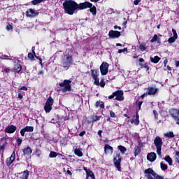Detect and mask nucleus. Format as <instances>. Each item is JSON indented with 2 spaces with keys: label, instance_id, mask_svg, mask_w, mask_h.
Wrapping results in <instances>:
<instances>
[{
  "label": "nucleus",
  "instance_id": "nucleus-17",
  "mask_svg": "<svg viewBox=\"0 0 179 179\" xmlns=\"http://www.w3.org/2000/svg\"><path fill=\"white\" fill-rule=\"evenodd\" d=\"M114 152V148L108 145V144H106L104 146V153L105 155H113V153Z\"/></svg>",
  "mask_w": 179,
  "mask_h": 179
},
{
  "label": "nucleus",
  "instance_id": "nucleus-7",
  "mask_svg": "<svg viewBox=\"0 0 179 179\" xmlns=\"http://www.w3.org/2000/svg\"><path fill=\"white\" fill-rule=\"evenodd\" d=\"M77 6L78 10H83L85 9H89L90 8H92V6H93V3L89 1H85L83 3H77Z\"/></svg>",
  "mask_w": 179,
  "mask_h": 179
},
{
  "label": "nucleus",
  "instance_id": "nucleus-13",
  "mask_svg": "<svg viewBox=\"0 0 179 179\" xmlns=\"http://www.w3.org/2000/svg\"><path fill=\"white\" fill-rule=\"evenodd\" d=\"M38 11L29 8L28 11H26V16L27 17H36L38 16Z\"/></svg>",
  "mask_w": 179,
  "mask_h": 179
},
{
  "label": "nucleus",
  "instance_id": "nucleus-20",
  "mask_svg": "<svg viewBox=\"0 0 179 179\" xmlns=\"http://www.w3.org/2000/svg\"><path fill=\"white\" fill-rule=\"evenodd\" d=\"M155 41H157V44H162V41L160 38L157 36V34H155L153 38L150 40V43H155Z\"/></svg>",
  "mask_w": 179,
  "mask_h": 179
},
{
  "label": "nucleus",
  "instance_id": "nucleus-43",
  "mask_svg": "<svg viewBox=\"0 0 179 179\" xmlns=\"http://www.w3.org/2000/svg\"><path fill=\"white\" fill-rule=\"evenodd\" d=\"M35 153L38 157H40V156H41V150H40L38 148H36Z\"/></svg>",
  "mask_w": 179,
  "mask_h": 179
},
{
  "label": "nucleus",
  "instance_id": "nucleus-35",
  "mask_svg": "<svg viewBox=\"0 0 179 179\" xmlns=\"http://www.w3.org/2000/svg\"><path fill=\"white\" fill-rule=\"evenodd\" d=\"M141 148L139 147H135L134 148V156L136 157V156H138V155H139L141 152Z\"/></svg>",
  "mask_w": 179,
  "mask_h": 179
},
{
  "label": "nucleus",
  "instance_id": "nucleus-8",
  "mask_svg": "<svg viewBox=\"0 0 179 179\" xmlns=\"http://www.w3.org/2000/svg\"><path fill=\"white\" fill-rule=\"evenodd\" d=\"M110 64L108 63L103 62L100 66V72L103 76L107 75L108 73V67Z\"/></svg>",
  "mask_w": 179,
  "mask_h": 179
},
{
  "label": "nucleus",
  "instance_id": "nucleus-52",
  "mask_svg": "<svg viewBox=\"0 0 179 179\" xmlns=\"http://www.w3.org/2000/svg\"><path fill=\"white\" fill-rule=\"evenodd\" d=\"M35 58H36V59H38L41 66H43V59H41V57L38 56H35Z\"/></svg>",
  "mask_w": 179,
  "mask_h": 179
},
{
  "label": "nucleus",
  "instance_id": "nucleus-42",
  "mask_svg": "<svg viewBox=\"0 0 179 179\" xmlns=\"http://www.w3.org/2000/svg\"><path fill=\"white\" fill-rule=\"evenodd\" d=\"M139 66L141 68H143V66H145V64H143L142 62H145V59H143V58H140L139 59Z\"/></svg>",
  "mask_w": 179,
  "mask_h": 179
},
{
  "label": "nucleus",
  "instance_id": "nucleus-64",
  "mask_svg": "<svg viewBox=\"0 0 179 179\" xmlns=\"http://www.w3.org/2000/svg\"><path fill=\"white\" fill-rule=\"evenodd\" d=\"M141 1H142V0H135L134 1V5H139V2H141Z\"/></svg>",
  "mask_w": 179,
  "mask_h": 179
},
{
  "label": "nucleus",
  "instance_id": "nucleus-10",
  "mask_svg": "<svg viewBox=\"0 0 179 179\" xmlns=\"http://www.w3.org/2000/svg\"><path fill=\"white\" fill-rule=\"evenodd\" d=\"M73 62V57L72 55L67 56L66 58V62H63V68H66V69H69V67L71 65H72V63Z\"/></svg>",
  "mask_w": 179,
  "mask_h": 179
},
{
  "label": "nucleus",
  "instance_id": "nucleus-31",
  "mask_svg": "<svg viewBox=\"0 0 179 179\" xmlns=\"http://www.w3.org/2000/svg\"><path fill=\"white\" fill-rule=\"evenodd\" d=\"M44 110L45 113H51V110H52V106L51 105H47L45 103Z\"/></svg>",
  "mask_w": 179,
  "mask_h": 179
},
{
  "label": "nucleus",
  "instance_id": "nucleus-11",
  "mask_svg": "<svg viewBox=\"0 0 179 179\" xmlns=\"http://www.w3.org/2000/svg\"><path fill=\"white\" fill-rule=\"evenodd\" d=\"M108 37L113 39L120 38V37H121V32L119 31L110 30L108 32Z\"/></svg>",
  "mask_w": 179,
  "mask_h": 179
},
{
  "label": "nucleus",
  "instance_id": "nucleus-46",
  "mask_svg": "<svg viewBox=\"0 0 179 179\" xmlns=\"http://www.w3.org/2000/svg\"><path fill=\"white\" fill-rule=\"evenodd\" d=\"M125 51L128 52V48H124V49H119L118 53L122 54V52H125Z\"/></svg>",
  "mask_w": 179,
  "mask_h": 179
},
{
  "label": "nucleus",
  "instance_id": "nucleus-18",
  "mask_svg": "<svg viewBox=\"0 0 179 179\" xmlns=\"http://www.w3.org/2000/svg\"><path fill=\"white\" fill-rule=\"evenodd\" d=\"M156 159H157V156L155 152H150L147 155V160H148V162H150V163H153V162H155Z\"/></svg>",
  "mask_w": 179,
  "mask_h": 179
},
{
  "label": "nucleus",
  "instance_id": "nucleus-61",
  "mask_svg": "<svg viewBox=\"0 0 179 179\" xmlns=\"http://www.w3.org/2000/svg\"><path fill=\"white\" fill-rule=\"evenodd\" d=\"M139 122H141L140 121H139V120L138 119H134V124L136 125V126H138V124H139Z\"/></svg>",
  "mask_w": 179,
  "mask_h": 179
},
{
  "label": "nucleus",
  "instance_id": "nucleus-55",
  "mask_svg": "<svg viewBox=\"0 0 179 179\" xmlns=\"http://www.w3.org/2000/svg\"><path fill=\"white\" fill-rule=\"evenodd\" d=\"M143 146V143H142V141L141 140H139L138 141V146H136V147L140 148L141 149H142Z\"/></svg>",
  "mask_w": 179,
  "mask_h": 179
},
{
  "label": "nucleus",
  "instance_id": "nucleus-28",
  "mask_svg": "<svg viewBox=\"0 0 179 179\" xmlns=\"http://www.w3.org/2000/svg\"><path fill=\"white\" fill-rule=\"evenodd\" d=\"M164 160L169 163V166H173V159L169 155L166 156Z\"/></svg>",
  "mask_w": 179,
  "mask_h": 179
},
{
  "label": "nucleus",
  "instance_id": "nucleus-27",
  "mask_svg": "<svg viewBox=\"0 0 179 179\" xmlns=\"http://www.w3.org/2000/svg\"><path fill=\"white\" fill-rule=\"evenodd\" d=\"M89 8H90V12L92 13L93 16H96V15L97 14V8H96V6H92Z\"/></svg>",
  "mask_w": 179,
  "mask_h": 179
},
{
  "label": "nucleus",
  "instance_id": "nucleus-63",
  "mask_svg": "<svg viewBox=\"0 0 179 179\" xmlns=\"http://www.w3.org/2000/svg\"><path fill=\"white\" fill-rule=\"evenodd\" d=\"M84 135H86V131H81L79 134V136H83Z\"/></svg>",
  "mask_w": 179,
  "mask_h": 179
},
{
  "label": "nucleus",
  "instance_id": "nucleus-53",
  "mask_svg": "<svg viewBox=\"0 0 179 179\" xmlns=\"http://www.w3.org/2000/svg\"><path fill=\"white\" fill-rule=\"evenodd\" d=\"M6 143H5L4 144L0 145V150H3V151L5 150V148H6Z\"/></svg>",
  "mask_w": 179,
  "mask_h": 179
},
{
  "label": "nucleus",
  "instance_id": "nucleus-58",
  "mask_svg": "<svg viewBox=\"0 0 179 179\" xmlns=\"http://www.w3.org/2000/svg\"><path fill=\"white\" fill-rule=\"evenodd\" d=\"M172 32H173V36L178 38V34H177V31H176V29H173Z\"/></svg>",
  "mask_w": 179,
  "mask_h": 179
},
{
  "label": "nucleus",
  "instance_id": "nucleus-1",
  "mask_svg": "<svg viewBox=\"0 0 179 179\" xmlns=\"http://www.w3.org/2000/svg\"><path fill=\"white\" fill-rule=\"evenodd\" d=\"M64 13L72 16L74 13H78V3L73 0H65L63 3Z\"/></svg>",
  "mask_w": 179,
  "mask_h": 179
},
{
  "label": "nucleus",
  "instance_id": "nucleus-14",
  "mask_svg": "<svg viewBox=\"0 0 179 179\" xmlns=\"http://www.w3.org/2000/svg\"><path fill=\"white\" fill-rule=\"evenodd\" d=\"M86 121L87 122V124H93L94 122H96V121H100V117L97 115H91L88 117L86 118Z\"/></svg>",
  "mask_w": 179,
  "mask_h": 179
},
{
  "label": "nucleus",
  "instance_id": "nucleus-32",
  "mask_svg": "<svg viewBox=\"0 0 179 179\" xmlns=\"http://www.w3.org/2000/svg\"><path fill=\"white\" fill-rule=\"evenodd\" d=\"M117 149L118 150H120L122 155L125 154V152H127V148L123 145H118Z\"/></svg>",
  "mask_w": 179,
  "mask_h": 179
},
{
  "label": "nucleus",
  "instance_id": "nucleus-30",
  "mask_svg": "<svg viewBox=\"0 0 179 179\" xmlns=\"http://www.w3.org/2000/svg\"><path fill=\"white\" fill-rule=\"evenodd\" d=\"M94 85H96V86H101V87H104L106 86V81H104V79H101V81L99 79L98 84Z\"/></svg>",
  "mask_w": 179,
  "mask_h": 179
},
{
  "label": "nucleus",
  "instance_id": "nucleus-6",
  "mask_svg": "<svg viewBox=\"0 0 179 179\" xmlns=\"http://www.w3.org/2000/svg\"><path fill=\"white\" fill-rule=\"evenodd\" d=\"M122 160V158L121 157V153L117 152L115 155V157L113 158V163L115 165V167L117 169L118 171H121V162Z\"/></svg>",
  "mask_w": 179,
  "mask_h": 179
},
{
  "label": "nucleus",
  "instance_id": "nucleus-56",
  "mask_svg": "<svg viewBox=\"0 0 179 179\" xmlns=\"http://www.w3.org/2000/svg\"><path fill=\"white\" fill-rule=\"evenodd\" d=\"M13 27L10 24H8L6 26V30L9 31V30H13Z\"/></svg>",
  "mask_w": 179,
  "mask_h": 179
},
{
  "label": "nucleus",
  "instance_id": "nucleus-12",
  "mask_svg": "<svg viewBox=\"0 0 179 179\" xmlns=\"http://www.w3.org/2000/svg\"><path fill=\"white\" fill-rule=\"evenodd\" d=\"M159 93V88H156L155 87H148L147 88V94L148 96H156Z\"/></svg>",
  "mask_w": 179,
  "mask_h": 179
},
{
  "label": "nucleus",
  "instance_id": "nucleus-29",
  "mask_svg": "<svg viewBox=\"0 0 179 179\" xmlns=\"http://www.w3.org/2000/svg\"><path fill=\"white\" fill-rule=\"evenodd\" d=\"M74 153L76 156H78V157H82V156H83V152H82L79 148H76Z\"/></svg>",
  "mask_w": 179,
  "mask_h": 179
},
{
  "label": "nucleus",
  "instance_id": "nucleus-62",
  "mask_svg": "<svg viewBox=\"0 0 179 179\" xmlns=\"http://www.w3.org/2000/svg\"><path fill=\"white\" fill-rule=\"evenodd\" d=\"M146 96H149V94H148L147 92L143 94L142 95H141V99H145V97H146Z\"/></svg>",
  "mask_w": 179,
  "mask_h": 179
},
{
  "label": "nucleus",
  "instance_id": "nucleus-19",
  "mask_svg": "<svg viewBox=\"0 0 179 179\" xmlns=\"http://www.w3.org/2000/svg\"><path fill=\"white\" fill-rule=\"evenodd\" d=\"M22 152L24 156H30V155L33 153V150H31V148H30V146H27V148L23 149Z\"/></svg>",
  "mask_w": 179,
  "mask_h": 179
},
{
  "label": "nucleus",
  "instance_id": "nucleus-44",
  "mask_svg": "<svg viewBox=\"0 0 179 179\" xmlns=\"http://www.w3.org/2000/svg\"><path fill=\"white\" fill-rule=\"evenodd\" d=\"M23 92L20 91V90H18V99H20V100H22V99H23Z\"/></svg>",
  "mask_w": 179,
  "mask_h": 179
},
{
  "label": "nucleus",
  "instance_id": "nucleus-5",
  "mask_svg": "<svg viewBox=\"0 0 179 179\" xmlns=\"http://www.w3.org/2000/svg\"><path fill=\"white\" fill-rule=\"evenodd\" d=\"M72 81L71 80H64L62 83H59V86L62 88L63 93H65V92H71L72 90L71 87V83Z\"/></svg>",
  "mask_w": 179,
  "mask_h": 179
},
{
  "label": "nucleus",
  "instance_id": "nucleus-24",
  "mask_svg": "<svg viewBox=\"0 0 179 179\" xmlns=\"http://www.w3.org/2000/svg\"><path fill=\"white\" fill-rule=\"evenodd\" d=\"M162 58H160L159 56H155L154 57H150V61L152 62V64H158L159 61H160Z\"/></svg>",
  "mask_w": 179,
  "mask_h": 179
},
{
  "label": "nucleus",
  "instance_id": "nucleus-34",
  "mask_svg": "<svg viewBox=\"0 0 179 179\" xmlns=\"http://www.w3.org/2000/svg\"><path fill=\"white\" fill-rule=\"evenodd\" d=\"M57 156H58V152L55 151H50L49 154V157H50V159H55Z\"/></svg>",
  "mask_w": 179,
  "mask_h": 179
},
{
  "label": "nucleus",
  "instance_id": "nucleus-36",
  "mask_svg": "<svg viewBox=\"0 0 179 179\" xmlns=\"http://www.w3.org/2000/svg\"><path fill=\"white\" fill-rule=\"evenodd\" d=\"M24 129L26 132H33L34 131V127L31 126H27Z\"/></svg>",
  "mask_w": 179,
  "mask_h": 179
},
{
  "label": "nucleus",
  "instance_id": "nucleus-40",
  "mask_svg": "<svg viewBox=\"0 0 179 179\" xmlns=\"http://www.w3.org/2000/svg\"><path fill=\"white\" fill-rule=\"evenodd\" d=\"M160 167H161V170H162L163 171H166V170L169 169V166H167V164H165L163 162L160 163Z\"/></svg>",
  "mask_w": 179,
  "mask_h": 179
},
{
  "label": "nucleus",
  "instance_id": "nucleus-26",
  "mask_svg": "<svg viewBox=\"0 0 179 179\" xmlns=\"http://www.w3.org/2000/svg\"><path fill=\"white\" fill-rule=\"evenodd\" d=\"M95 107L96 108H99V107H100V108L104 109L106 106H104V102H100V101H97L95 103Z\"/></svg>",
  "mask_w": 179,
  "mask_h": 179
},
{
  "label": "nucleus",
  "instance_id": "nucleus-23",
  "mask_svg": "<svg viewBox=\"0 0 179 179\" xmlns=\"http://www.w3.org/2000/svg\"><path fill=\"white\" fill-rule=\"evenodd\" d=\"M29 170L26 169L23 171L22 176L20 177V179H29Z\"/></svg>",
  "mask_w": 179,
  "mask_h": 179
},
{
  "label": "nucleus",
  "instance_id": "nucleus-50",
  "mask_svg": "<svg viewBox=\"0 0 179 179\" xmlns=\"http://www.w3.org/2000/svg\"><path fill=\"white\" fill-rule=\"evenodd\" d=\"M155 179H164V176H162L160 175H158L157 173H155V176H154Z\"/></svg>",
  "mask_w": 179,
  "mask_h": 179
},
{
  "label": "nucleus",
  "instance_id": "nucleus-22",
  "mask_svg": "<svg viewBox=\"0 0 179 179\" xmlns=\"http://www.w3.org/2000/svg\"><path fill=\"white\" fill-rule=\"evenodd\" d=\"M144 173L145 174H148V176H150V174L153 176H156V172H155V171L152 169V168H148V169H145Z\"/></svg>",
  "mask_w": 179,
  "mask_h": 179
},
{
  "label": "nucleus",
  "instance_id": "nucleus-48",
  "mask_svg": "<svg viewBox=\"0 0 179 179\" xmlns=\"http://www.w3.org/2000/svg\"><path fill=\"white\" fill-rule=\"evenodd\" d=\"M110 116L111 118H117V115H115V113H114L113 110L110 111Z\"/></svg>",
  "mask_w": 179,
  "mask_h": 179
},
{
  "label": "nucleus",
  "instance_id": "nucleus-41",
  "mask_svg": "<svg viewBox=\"0 0 179 179\" xmlns=\"http://www.w3.org/2000/svg\"><path fill=\"white\" fill-rule=\"evenodd\" d=\"M28 58L30 59V61H34V55L31 52L28 53Z\"/></svg>",
  "mask_w": 179,
  "mask_h": 179
},
{
  "label": "nucleus",
  "instance_id": "nucleus-38",
  "mask_svg": "<svg viewBox=\"0 0 179 179\" xmlns=\"http://www.w3.org/2000/svg\"><path fill=\"white\" fill-rule=\"evenodd\" d=\"M138 48L142 52L145 51L146 50V43H143L140 44Z\"/></svg>",
  "mask_w": 179,
  "mask_h": 179
},
{
  "label": "nucleus",
  "instance_id": "nucleus-51",
  "mask_svg": "<svg viewBox=\"0 0 179 179\" xmlns=\"http://www.w3.org/2000/svg\"><path fill=\"white\" fill-rule=\"evenodd\" d=\"M143 68H145V69H146L147 72H148V71H149V69H150V67L149 66L148 63H145Z\"/></svg>",
  "mask_w": 179,
  "mask_h": 179
},
{
  "label": "nucleus",
  "instance_id": "nucleus-45",
  "mask_svg": "<svg viewBox=\"0 0 179 179\" xmlns=\"http://www.w3.org/2000/svg\"><path fill=\"white\" fill-rule=\"evenodd\" d=\"M22 142H23V140L22 139V138L17 137V146H20L22 145Z\"/></svg>",
  "mask_w": 179,
  "mask_h": 179
},
{
  "label": "nucleus",
  "instance_id": "nucleus-39",
  "mask_svg": "<svg viewBox=\"0 0 179 179\" xmlns=\"http://www.w3.org/2000/svg\"><path fill=\"white\" fill-rule=\"evenodd\" d=\"M178 38L177 36H172L170 37L168 40V43H169V44H173V43H174Z\"/></svg>",
  "mask_w": 179,
  "mask_h": 179
},
{
  "label": "nucleus",
  "instance_id": "nucleus-9",
  "mask_svg": "<svg viewBox=\"0 0 179 179\" xmlns=\"http://www.w3.org/2000/svg\"><path fill=\"white\" fill-rule=\"evenodd\" d=\"M99 75H100L99 69L91 70V76L94 80V85H99Z\"/></svg>",
  "mask_w": 179,
  "mask_h": 179
},
{
  "label": "nucleus",
  "instance_id": "nucleus-3",
  "mask_svg": "<svg viewBox=\"0 0 179 179\" xmlns=\"http://www.w3.org/2000/svg\"><path fill=\"white\" fill-rule=\"evenodd\" d=\"M169 114L176 122V124L179 125V109L175 108H170Z\"/></svg>",
  "mask_w": 179,
  "mask_h": 179
},
{
  "label": "nucleus",
  "instance_id": "nucleus-59",
  "mask_svg": "<svg viewBox=\"0 0 179 179\" xmlns=\"http://www.w3.org/2000/svg\"><path fill=\"white\" fill-rule=\"evenodd\" d=\"M57 156H58L59 157H63V158H62V160H66V157H64V155H62V154L57 153Z\"/></svg>",
  "mask_w": 179,
  "mask_h": 179
},
{
  "label": "nucleus",
  "instance_id": "nucleus-15",
  "mask_svg": "<svg viewBox=\"0 0 179 179\" xmlns=\"http://www.w3.org/2000/svg\"><path fill=\"white\" fill-rule=\"evenodd\" d=\"M16 158V155L15 152H13L11 156L6 159V165L7 167H10V166L15 162V159Z\"/></svg>",
  "mask_w": 179,
  "mask_h": 179
},
{
  "label": "nucleus",
  "instance_id": "nucleus-60",
  "mask_svg": "<svg viewBox=\"0 0 179 179\" xmlns=\"http://www.w3.org/2000/svg\"><path fill=\"white\" fill-rule=\"evenodd\" d=\"M19 90H20H20H24L25 92H27L28 89H27V87H26V86H22V87H21L19 89Z\"/></svg>",
  "mask_w": 179,
  "mask_h": 179
},
{
  "label": "nucleus",
  "instance_id": "nucleus-33",
  "mask_svg": "<svg viewBox=\"0 0 179 179\" xmlns=\"http://www.w3.org/2000/svg\"><path fill=\"white\" fill-rule=\"evenodd\" d=\"M91 177L92 179H96V176H94V173L92 170H89V171L87 173V178Z\"/></svg>",
  "mask_w": 179,
  "mask_h": 179
},
{
  "label": "nucleus",
  "instance_id": "nucleus-54",
  "mask_svg": "<svg viewBox=\"0 0 179 179\" xmlns=\"http://www.w3.org/2000/svg\"><path fill=\"white\" fill-rule=\"evenodd\" d=\"M31 3L32 5H38V3H41L40 2V0H32Z\"/></svg>",
  "mask_w": 179,
  "mask_h": 179
},
{
  "label": "nucleus",
  "instance_id": "nucleus-25",
  "mask_svg": "<svg viewBox=\"0 0 179 179\" xmlns=\"http://www.w3.org/2000/svg\"><path fill=\"white\" fill-rule=\"evenodd\" d=\"M45 104L48 106H54V99H52V96H49L48 99L46 100Z\"/></svg>",
  "mask_w": 179,
  "mask_h": 179
},
{
  "label": "nucleus",
  "instance_id": "nucleus-2",
  "mask_svg": "<svg viewBox=\"0 0 179 179\" xmlns=\"http://www.w3.org/2000/svg\"><path fill=\"white\" fill-rule=\"evenodd\" d=\"M154 144L157 149V153L159 157H162V147L163 146V139L157 136L154 140Z\"/></svg>",
  "mask_w": 179,
  "mask_h": 179
},
{
  "label": "nucleus",
  "instance_id": "nucleus-47",
  "mask_svg": "<svg viewBox=\"0 0 179 179\" xmlns=\"http://www.w3.org/2000/svg\"><path fill=\"white\" fill-rule=\"evenodd\" d=\"M136 103L137 106L138 107V110H141V107H142V104L143 103V101H136Z\"/></svg>",
  "mask_w": 179,
  "mask_h": 179
},
{
  "label": "nucleus",
  "instance_id": "nucleus-4",
  "mask_svg": "<svg viewBox=\"0 0 179 179\" xmlns=\"http://www.w3.org/2000/svg\"><path fill=\"white\" fill-rule=\"evenodd\" d=\"M116 99L117 101H123L124 100V91L117 90L114 92L111 95L108 96L109 100H113V99Z\"/></svg>",
  "mask_w": 179,
  "mask_h": 179
},
{
  "label": "nucleus",
  "instance_id": "nucleus-16",
  "mask_svg": "<svg viewBox=\"0 0 179 179\" xmlns=\"http://www.w3.org/2000/svg\"><path fill=\"white\" fill-rule=\"evenodd\" d=\"M16 129H17V127L13 124H11V125H8L5 129V132L6 134H15V132H16Z\"/></svg>",
  "mask_w": 179,
  "mask_h": 179
},
{
  "label": "nucleus",
  "instance_id": "nucleus-21",
  "mask_svg": "<svg viewBox=\"0 0 179 179\" xmlns=\"http://www.w3.org/2000/svg\"><path fill=\"white\" fill-rule=\"evenodd\" d=\"M13 71L17 73H20V71H22V65H20V64H15L13 67Z\"/></svg>",
  "mask_w": 179,
  "mask_h": 179
},
{
  "label": "nucleus",
  "instance_id": "nucleus-57",
  "mask_svg": "<svg viewBox=\"0 0 179 179\" xmlns=\"http://www.w3.org/2000/svg\"><path fill=\"white\" fill-rule=\"evenodd\" d=\"M24 134H26V130H24V129L23 128L20 130L21 136H24Z\"/></svg>",
  "mask_w": 179,
  "mask_h": 179
},
{
  "label": "nucleus",
  "instance_id": "nucleus-49",
  "mask_svg": "<svg viewBox=\"0 0 179 179\" xmlns=\"http://www.w3.org/2000/svg\"><path fill=\"white\" fill-rule=\"evenodd\" d=\"M153 114L155 115V120H159V113H157V110H153Z\"/></svg>",
  "mask_w": 179,
  "mask_h": 179
},
{
  "label": "nucleus",
  "instance_id": "nucleus-37",
  "mask_svg": "<svg viewBox=\"0 0 179 179\" xmlns=\"http://www.w3.org/2000/svg\"><path fill=\"white\" fill-rule=\"evenodd\" d=\"M164 136H166V138H174V136H176L174 135V132L173 131H169V132H167L164 134Z\"/></svg>",
  "mask_w": 179,
  "mask_h": 179
}]
</instances>
